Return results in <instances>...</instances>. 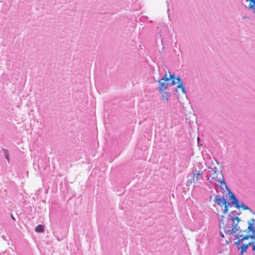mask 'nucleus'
Masks as SVG:
<instances>
[{
  "mask_svg": "<svg viewBox=\"0 0 255 255\" xmlns=\"http://www.w3.org/2000/svg\"><path fill=\"white\" fill-rule=\"evenodd\" d=\"M222 177H223V174H222ZM220 186L221 188H223L222 186L224 185L225 188L228 191V193L229 195V198L230 200H231V203H232V205L234 206L236 208L237 206H239V201L238 199L235 196L234 194L231 191L230 188L226 185L225 181L223 178L222 180L220 181Z\"/></svg>",
  "mask_w": 255,
  "mask_h": 255,
  "instance_id": "nucleus-1",
  "label": "nucleus"
},
{
  "mask_svg": "<svg viewBox=\"0 0 255 255\" xmlns=\"http://www.w3.org/2000/svg\"><path fill=\"white\" fill-rule=\"evenodd\" d=\"M171 76H168L167 74H166L162 79L159 81V90L160 92H163L164 90L167 88L168 86V82L170 80Z\"/></svg>",
  "mask_w": 255,
  "mask_h": 255,
  "instance_id": "nucleus-2",
  "label": "nucleus"
},
{
  "mask_svg": "<svg viewBox=\"0 0 255 255\" xmlns=\"http://www.w3.org/2000/svg\"><path fill=\"white\" fill-rule=\"evenodd\" d=\"M243 232H246L247 233H249L250 232L252 233V235H245V239H247V240H248L249 238H251L252 239L255 240V225H253V223H250L248 228L243 231Z\"/></svg>",
  "mask_w": 255,
  "mask_h": 255,
  "instance_id": "nucleus-3",
  "label": "nucleus"
},
{
  "mask_svg": "<svg viewBox=\"0 0 255 255\" xmlns=\"http://www.w3.org/2000/svg\"><path fill=\"white\" fill-rule=\"evenodd\" d=\"M235 238L238 239L237 241L235 242L234 244L237 246H239L241 245V243H242L245 240H247V239H245V236L243 234H240L238 233L234 236Z\"/></svg>",
  "mask_w": 255,
  "mask_h": 255,
  "instance_id": "nucleus-4",
  "label": "nucleus"
},
{
  "mask_svg": "<svg viewBox=\"0 0 255 255\" xmlns=\"http://www.w3.org/2000/svg\"><path fill=\"white\" fill-rule=\"evenodd\" d=\"M238 231H240V232H243V231L241 230L240 227L238 226V223H236L233 224L231 229L228 230L227 232L229 235H233Z\"/></svg>",
  "mask_w": 255,
  "mask_h": 255,
  "instance_id": "nucleus-5",
  "label": "nucleus"
},
{
  "mask_svg": "<svg viewBox=\"0 0 255 255\" xmlns=\"http://www.w3.org/2000/svg\"><path fill=\"white\" fill-rule=\"evenodd\" d=\"M203 173V171L201 170H197V169H195V172H194L193 174L192 178L193 180H196V181H198L199 179V177L201 176V175Z\"/></svg>",
  "mask_w": 255,
  "mask_h": 255,
  "instance_id": "nucleus-6",
  "label": "nucleus"
},
{
  "mask_svg": "<svg viewBox=\"0 0 255 255\" xmlns=\"http://www.w3.org/2000/svg\"><path fill=\"white\" fill-rule=\"evenodd\" d=\"M237 208H242L244 210H249L250 212L252 213L253 214H255V212H253L252 209H251L248 206L246 205L244 203L242 202L241 204L239 203V206L236 207Z\"/></svg>",
  "mask_w": 255,
  "mask_h": 255,
  "instance_id": "nucleus-7",
  "label": "nucleus"
},
{
  "mask_svg": "<svg viewBox=\"0 0 255 255\" xmlns=\"http://www.w3.org/2000/svg\"><path fill=\"white\" fill-rule=\"evenodd\" d=\"M238 249L241 250V255L244 254V253L246 252L248 248L247 244H243L242 246H237Z\"/></svg>",
  "mask_w": 255,
  "mask_h": 255,
  "instance_id": "nucleus-8",
  "label": "nucleus"
},
{
  "mask_svg": "<svg viewBox=\"0 0 255 255\" xmlns=\"http://www.w3.org/2000/svg\"><path fill=\"white\" fill-rule=\"evenodd\" d=\"M177 80L178 83V85L177 86V88H180L181 89L182 92L184 94H186V91H185V89L184 88V86H183V83L181 81L180 77H178L177 78Z\"/></svg>",
  "mask_w": 255,
  "mask_h": 255,
  "instance_id": "nucleus-9",
  "label": "nucleus"
},
{
  "mask_svg": "<svg viewBox=\"0 0 255 255\" xmlns=\"http://www.w3.org/2000/svg\"><path fill=\"white\" fill-rule=\"evenodd\" d=\"M44 231V226L43 225L39 224L35 228V231L37 233H42Z\"/></svg>",
  "mask_w": 255,
  "mask_h": 255,
  "instance_id": "nucleus-10",
  "label": "nucleus"
},
{
  "mask_svg": "<svg viewBox=\"0 0 255 255\" xmlns=\"http://www.w3.org/2000/svg\"><path fill=\"white\" fill-rule=\"evenodd\" d=\"M254 0H247V1L249 2V8L253 10L254 13H255V3L254 2Z\"/></svg>",
  "mask_w": 255,
  "mask_h": 255,
  "instance_id": "nucleus-11",
  "label": "nucleus"
},
{
  "mask_svg": "<svg viewBox=\"0 0 255 255\" xmlns=\"http://www.w3.org/2000/svg\"><path fill=\"white\" fill-rule=\"evenodd\" d=\"M222 198H221L219 195H216L214 198V201L219 205H221Z\"/></svg>",
  "mask_w": 255,
  "mask_h": 255,
  "instance_id": "nucleus-12",
  "label": "nucleus"
},
{
  "mask_svg": "<svg viewBox=\"0 0 255 255\" xmlns=\"http://www.w3.org/2000/svg\"><path fill=\"white\" fill-rule=\"evenodd\" d=\"M241 214V212H238L236 210H234V211H233L232 212H231L229 214H228V217H230L232 216H239L240 214Z\"/></svg>",
  "mask_w": 255,
  "mask_h": 255,
  "instance_id": "nucleus-13",
  "label": "nucleus"
},
{
  "mask_svg": "<svg viewBox=\"0 0 255 255\" xmlns=\"http://www.w3.org/2000/svg\"><path fill=\"white\" fill-rule=\"evenodd\" d=\"M169 76H171L172 77L171 78L170 80H172V83L173 85H175L177 84V82L175 81V78L174 77V76L173 75L169 74Z\"/></svg>",
  "mask_w": 255,
  "mask_h": 255,
  "instance_id": "nucleus-14",
  "label": "nucleus"
},
{
  "mask_svg": "<svg viewBox=\"0 0 255 255\" xmlns=\"http://www.w3.org/2000/svg\"><path fill=\"white\" fill-rule=\"evenodd\" d=\"M227 201L226 199L224 197H223L222 199L221 204L222 203L223 205L225 206L227 204Z\"/></svg>",
  "mask_w": 255,
  "mask_h": 255,
  "instance_id": "nucleus-15",
  "label": "nucleus"
},
{
  "mask_svg": "<svg viewBox=\"0 0 255 255\" xmlns=\"http://www.w3.org/2000/svg\"><path fill=\"white\" fill-rule=\"evenodd\" d=\"M162 99H166V100H168V94L166 92H164L163 94H162Z\"/></svg>",
  "mask_w": 255,
  "mask_h": 255,
  "instance_id": "nucleus-16",
  "label": "nucleus"
},
{
  "mask_svg": "<svg viewBox=\"0 0 255 255\" xmlns=\"http://www.w3.org/2000/svg\"><path fill=\"white\" fill-rule=\"evenodd\" d=\"M229 211V209H228V207H227V206H224V209L223 210V213L224 214H226L227 213H228Z\"/></svg>",
  "mask_w": 255,
  "mask_h": 255,
  "instance_id": "nucleus-17",
  "label": "nucleus"
},
{
  "mask_svg": "<svg viewBox=\"0 0 255 255\" xmlns=\"http://www.w3.org/2000/svg\"><path fill=\"white\" fill-rule=\"evenodd\" d=\"M230 218L229 217L228 218V220H230L231 221L233 222V224H234V223H236L235 222V217L234 216H232V217H230Z\"/></svg>",
  "mask_w": 255,
  "mask_h": 255,
  "instance_id": "nucleus-18",
  "label": "nucleus"
},
{
  "mask_svg": "<svg viewBox=\"0 0 255 255\" xmlns=\"http://www.w3.org/2000/svg\"><path fill=\"white\" fill-rule=\"evenodd\" d=\"M250 223H253V225H254V223H255V220L254 219H252L250 221H248V226H249Z\"/></svg>",
  "mask_w": 255,
  "mask_h": 255,
  "instance_id": "nucleus-19",
  "label": "nucleus"
},
{
  "mask_svg": "<svg viewBox=\"0 0 255 255\" xmlns=\"http://www.w3.org/2000/svg\"><path fill=\"white\" fill-rule=\"evenodd\" d=\"M255 245V241L254 242H251L249 243L247 245H248V247L251 246L252 247H254V246Z\"/></svg>",
  "mask_w": 255,
  "mask_h": 255,
  "instance_id": "nucleus-20",
  "label": "nucleus"
},
{
  "mask_svg": "<svg viewBox=\"0 0 255 255\" xmlns=\"http://www.w3.org/2000/svg\"><path fill=\"white\" fill-rule=\"evenodd\" d=\"M193 180L191 179H188V180L187 181V184L188 185L191 184L193 182Z\"/></svg>",
  "mask_w": 255,
  "mask_h": 255,
  "instance_id": "nucleus-21",
  "label": "nucleus"
},
{
  "mask_svg": "<svg viewBox=\"0 0 255 255\" xmlns=\"http://www.w3.org/2000/svg\"><path fill=\"white\" fill-rule=\"evenodd\" d=\"M235 221H237V223H238V224L241 221V219L239 218L238 216H236L235 217Z\"/></svg>",
  "mask_w": 255,
  "mask_h": 255,
  "instance_id": "nucleus-22",
  "label": "nucleus"
},
{
  "mask_svg": "<svg viewBox=\"0 0 255 255\" xmlns=\"http://www.w3.org/2000/svg\"><path fill=\"white\" fill-rule=\"evenodd\" d=\"M231 205H232V203H231V201L228 202H227V204L226 205V206H227L228 207H229V206H230Z\"/></svg>",
  "mask_w": 255,
  "mask_h": 255,
  "instance_id": "nucleus-23",
  "label": "nucleus"
},
{
  "mask_svg": "<svg viewBox=\"0 0 255 255\" xmlns=\"http://www.w3.org/2000/svg\"><path fill=\"white\" fill-rule=\"evenodd\" d=\"M252 251L254 252L255 255V245L254 246V247H252Z\"/></svg>",
  "mask_w": 255,
  "mask_h": 255,
  "instance_id": "nucleus-24",
  "label": "nucleus"
},
{
  "mask_svg": "<svg viewBox=\"0 0 255 255\" xmlns=\"http://www.w3.org/2000/svg\"><path fill=\"white\" fill-rule=\"evenodd\" d=\"M5 157L6 159H8V156L7 154H5Z\"/></svg>",
  "mask_w": 255,
  "mask_h": 255,
  "instance_id": "nucleus-25",
  "label": "nucleus"
},
{
  "mask_svg": "<svg viewBox=\"0 0 255 255\" xmlns=\"http://www.w3.org/2000/svg\"><path fill=\"white\" fill-rule=\"evenodd\" d=\"M221 236L222 237H224V236L222 232H221Z\"/></svg>",
  "mask_w": 255,
  "mask_h": 255,
  "instance_id": "nucleus-26",
  "label": "nucleus"
},
{
  "mask_svg": "<svg viewBox=\"0 0 255 255\" xmlns=\"http://www.w3.org/2000/svg\"><path fill=\"white\" fill-rule=\"evenodd\" d=\"M219 160H216L215 161L217 162V164H219V162H218Z\"/></svg>",
  "mask_w": 255,
  "mask_h": 255,
  "instance_id": "nucleus-27",
  "label": "nucleus"
},
{
  "mask_svg": "<svg viewBox=\"0 0 255 255\" xmlns=\"http://www.w3.org/2000/svg\"><path fill=\"white\" fill-rule=\"evenodd\" d=\"M11 218H12L13 219H14V218H13V217L12 216V215H11Z\"/></svg>",
  "mask_w": 255,
  "mask_h": 255,
  "instance_id": "nucleus-28",
  "label": "nucleus"
},
{
  "mask_svg": "<svg viewBox=\"0 0 255 255\" xmlns=\"http://www.w3.org/2000/svg\"><path fill=\"white\" fill-rule=\"evenodd\" d=\"M223 221V219H221V220H220V222H221V221Z\"/></svg>",
  "mask_w": 255,
  "mask_h": 255,
  "instance_id": "nucleus-29",
  "label": "nucleus"
}]
</instances>
